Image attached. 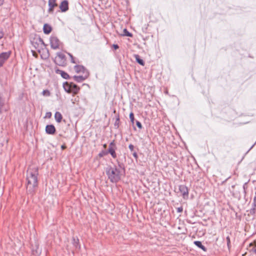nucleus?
I'll use <instances>...</instances> for the list:
<instances>
[{
    "label": "nucleus",
    "mask_w": 256,
    "mask_h": 256,
    "mask_svg": "<svg viewBox=\"0 0 256 256\" xmlns=\"http://www.w3.org/2000/svg\"><path fill=\"white\" fill-rule=\"evenodd\" d=\"M254 144H254L253 145H252V146H251V147L249 149V150H248V152L249 150H250L253 148V146H254Z\"/></svg>",
    "instance_id": "obj_37"
},
{
    "label": "nucleus",
    "mask_w": 256,
    "mask_h": 256,
    "mask_svg": "<svg viewBox=\"0 0 256 256\" xmlns=\"http://www.w3.org/2000/svg\"><path fill=\"white\" fill-rule=\"evenodd\" d=\"M38 168L34 166H30L26 174V190L30 194L34 192L38 186Z\"/></svg>",
    "instance_id": "obj_1"
},
{
    "label": "nucleus",
    "mask_w": 256,
    "mask_h": 256,
    "mask_svg": "<svg viewBox=\"0 0 256 256\" xmlns=\"http://www.w3.org/2000/svg\"><path fill=\"white\" fill-rule=\"evenodd\" d=\"M46 115H47L48 116H51V113H50V112H47V113H46Z\"/></svg>",
    "instance_id": "obj_35"
},
{
    "label": "nucleus",
    "mask_w": 256,
    "mask_h": 256,
    "mask_svg": "<svg viewBox=\"0 0 256 256\" xmlns=\"http://www.w3.org/2000/svg\"><path fill=\"white\" fill-rule=\"evenodd\" d=\"M63 87L68 92H74L76 93L78 90L76 86L72 83L69 84L67 81L63 84Z\"/></svg>",
    "instance_id": "obj_4"
},
{
    "label": "nucleus",
    "mask_w": 256,
    "mask_h": 256,
    "mask_svg": "<svg viewBox=\"0 0 256 256\" xmlns=\"http://www.w3.org/2000/svg\"><path fill=\"white\" fill-rule=\"evenodd\" d=\"M182 210H183V208L182 206L177 208V212H178L180 213V212H182Z\"/></svg>",
    "instance_id": "obj_25"
},
{
    "label": "nucleus",
    "mask_w": 256,
    "mask_h": 256,
    "mask_svg": "<svg viewBox=\"0 0 256 256\" xmlns=\"http://www.w3.org/2000/svg\"><path fill=\"white\" fill-rule=\"evenodd\" d=\"M57 6L56 4V0H48V12L49 13H52L54 12V8Z\"/></svg>",
    "instance_id": "obj_11"
},
{
    "label": "nucleus",
    "mask_w": 256,
    "mask_h": 256,
    "mask_svg": "<svg viewBox=\"0 0 256 256\" xmlns=\"http://www.w3.org/2000/svg\"><path fill=\"white\" fill-rule=\"evenodd\" d=\"M130 121L134 123V115L133 114L132 112H131L130 114Z\"/></svg>",
    "instance_id": "obj_22"
},
{
    "label": "nucleus",
    "mask_w": 256,
    "mask_h": 256,
    "mask_svg": "<svg viewBox=\"0 0 256 256\" xmlns=\"http://www.w3.org/2000/svg\"><path fill=\"white\" fill-rule=\"evenodd\" d=\"M43 30L45 34H48L52 31V27L48 24H44L43 28Z\"/></svg>",
    "instance_id": "obj_15"
},
{
    "label": "nucleus",
    "mask_w": 256,
    "mask_h": 256,
    "mask_svg": "<svg viewBox=\"0 0 256 256\" xmlns=\"http://www.w3.org/2000/svg\"><path fill=\"white\" fill-rule=\"evenodd\" d=\"M10 54V52H4L0 54V61L4 64L6 60L8 58Z\"/></svg>",
    "instance_id": "obj_13"
},
{
    "label": "nucleus",
    "mask_w": 256,
    "mask_h": 256,
    "mask_svg": "<svg viewBox=\"0 0 256 256\" xmlns=\"http://www.w3.org/2000/svg\"><path fill=\"white\" fill-rule=\"evenodd\" d=\"M60 8L62 12H66L68 10V2L66 0H63L60 5Z\"/></svg>",
    "instance_id": "obj_10"
},
{
    "label": "nucleus",
    "mask_w": 256,
    "mask_h": 256,
    "mask_svg": "<svg viewBox=\"0 0 256 256\" xmlns=\"http://www.w3.org/2000/svg\"><path fill=\"white\" fill-rule=\"evenodd\" d=\"M50 40V46L52 49L56 50L59 48L60 42L56 36H51Z\"/></svg>",
    "instance_id": "obj_5"
},
{
    "label": "nucleus",
    "mask_w": 256,
    "mask_h": 256,
    "mask_svg": "<svg viewBox=\"0 0 256 256\" xmlns=\"http://www.w3.org/2000/svg\"><path fill=\"white\" fill-rule=\"evenodd\" d=\"M3 104H4V103H3V102H2V100L1 98L0 97V113L2 112V106H3Z\"/></svg>",
    "instance_id": "obj_24"
},
{
    "label": "nucleus",
    "mask_w": 256,
    "mask_h": 256,
    "mask_svg": "<svg viewBox=\"0 0 256 256\" xmlns=\"http://www.w3.org/2000/svg\"><path fill=\"white\" fill-rule=\"evenodd\" d=\"M40 42H41V43L42 44H44V42H43V40L41 38H40Z\"/></svg>",
    "instance_id": "obj_33"
},
{
    "label": "nucleus",
    "mask_w": 256,
    "mask_h": 256,
    "mask_svg": "<svg viewBox=\"0 0 256 256\" xmlns=\"http://www.w3.org/2000/svg\"><path fill=\"white\" fill-rule=\"evenodd\" d=\"M134 57L136 58V62L138 64H140L142 66L144 65V61L142 58H140V56L136 54L134 56Z\"/></svg>",
    "instance_id": "obj_18"
},
{
    "label": "nucleus",
    "mask_w": 256,
    "mask_h": 256,
    "mask_svg": "<svg viewBox=\"0 0 256 256\" xmlns=\"http://www.w3.org/2000/svg\"><path fill=\"white\" fill-rule=\"evenodd\" d=\"M128 148L131 151H132L134 148V146L132 144H130L129 145Z\"/></svg>",
    "instance_id": "obj_26"
},
{
    "label": "nucleus",
    "mask_w": 256,
    "mask_h": 256,
    "mask_svg": "<svg viewBox=\"0 0 256 256\" xmlns=\"http://www.w3.org/2000/svg\"><path fill=\"white\" fill-rule=\"evenodd\" d=\"M32 246V252L33 255L38 256L41 254V249L39 248L38 244L36 242H35Z\"/></svg>",
    "instance_id": "obj_6"
},
{
    "label": "nucleus",
    "mask_w": 256,
    "mask_h": 256,
    "mask_svg": "<svg viewBox=\"0 0 256 256\" xmlns=\"http://www.w3.org/2000/svg\"><path fill=\"white\" fill-rule=\"evenodd\" d=\"M122 35L124 36H129V37H132V33L130 32L126 28H124V30H123V34Z\"/></svg>",
    "instance_id": "obj_19"
},
{
    "label": "nucleus",
    "mask_w": 256,
    "mask_h": 256,
    "mask_svg": "<svg viewBox=\"0 0 256 256\" xmlns=\"http://www.w3.org/2000/svg\"><path fill=\"white\" fill-rule=\"evenodd\" d=\"M113 47L115 50H116L118 48V44H114Z\"/></svg>",
    "instance_id": "obj_28"
},
{
    "label": "nucleus",
    "mask_w": 256,
    "mask_h": 256,
    "mask_svg": "<svg viewBox=\"0 0 256 256\" xmlns=\"http://www.w3.org/2000/svg\"><path fill=\"white\" fill-rule=\"evenodd\" d=\"M3 64L4 63L0 61V67L2 66Z\"/></svg>",
    "instance_id": "obj_36"
},
{
    "label": "nucleus",
    "mask_w": 256,
    "mask_h": 256,
    "mask_svg": "<svg viewBox=\"0 0 256 256\" xmlns=\"http://www.w3.org/2000/svg\"><path fill=\"white\" fill-rule=\"evenodd\" d=\"M136 124L137 126L139 128H142V125L141 123L139 121H136Z\"/></svg>",
    "instance_id": "obj_23"
},
{
    "label": "nucleus",
    "mask_w": 256,
    "mask_h": 256,
    "mask_svg": "<svg viewBox=\"0 0 256 256\" xmlns=\"http://www.w3.org/2000/svg\"><path fill=\"white\" fill-rule=\"evenodd\" d=\"M3 34L2 32H0V39L2 38L3 37Z\"/></svg>",
    "instance_id": "obj_34"
},
{
    "label": "nucleus",
    "mask_w": 256,
    "mask_h": 256,
    "mask_svg": "<svg viewBox=\"0 0 256 256\" xmlns=\"http://www.w3.org/2000/svg\"><path fill=\"white\" fill-rule=\"evenodd\" d=\"M226 241H227V244L228 246H229V244L230 243V238L228 236L226 237Z\"/></svg>",
    "instance_id": "obj_27"
},
{
    "label": "nucleus",
    "mask_w": 256,
    "mask_h": 256,
    "mask_svg": "<svg viewBox=\"0 0 256 256\" xmlns=\"http://www.w3.org/2000/svg\"><path fill=\"white\" fill-rule=\"evenodd\" d=\"M64 148H65V147H64V146H62V149Z\"/></svg>",
    "instance_id": "obj_38"
},
{
    "label": "nucleus",
    "mask_w": 256,
    "mask_h": 256,
    "mask_svg": "<svg viewBox=\"0 0 256 256\" xmlns=\"http://www.w3.org/2000/svg\"><path fill=\"white\" fill-rule=\"evenodd\" d=\"M194 244L198 248H200L204 251L206 252V248L202 244L201 242L200 241H194Z\"/></svg>",
    "instance_id": "obj_17"
},
{
    "label": "nucleus",
    "mask_w": 256,
    "mask_h": 256,
    "mask_svg": "<svg viewBox=\"0 0 256 256\" xmlns=\"http://www.w3.org/2000/svg\"><path fill=\"white\" fill-rule=\"evenodd\" d=\"M243 187H244V189H245V186H243Z\"/></svg>",
    "instance_id": "obj_40"
},
{
    "label": "nucleus",
    "mask_w": 256,
    "mask_h": 256,
    "mask_svg": "<svg viewBox=\"0 0 256 256\" xmlns=\"http://www.w3.org/2000/svg\"><path fill=\"white\" fill-rule=\"evenodd\" d=\"M55 62L58 65H62L66 61L65 55L60 52H57Z\"/></svg>",
    "instance_id": "obj_7"
},
{
    "label": "nucleus",
    "mask_w": 256,
    "mask_h": 256,
    "mask_svg": "<svg viewBox=\"0 0 256 256\" xmlns=\"http://www.w3.org/2000/svg\"><path fill=\"white\" fill-rule=\"evenodd\" d=\"M68 55L70 56V59H72V58H74V56H72V55L70 54V53H68Z\"/></svg>",
    "instance_id": "obj_31"
},
{
    "label": "nucleus",
    "mask_w": 256,
    "mask_h": 256,
    "mask_svg": "<svg viewBox=\"0 0 256 256\" xmlns=\"http://www.w3.org/2000/svg\"><path fill=\"white\" fill-rule=\"evenodd\" d=\"M106 174L112 182H116L120 179V168L114 166H109L106 168Z\"/></svg>",
    "instance_id": "obj_2"
},
{
    "label": "nucleus",
    "mask_w": 256,
    "mask_h": 256,
    "mask_svg": "<svg viewBox=\"0 0 256 256\" xmlns=\"http://www.w3.org/2000/svg\"><path fill=\"white\" fill-rule=\"evenodd\" d=\"M100 156H102L103 155H102V154H100Z\"/></svg>",
    "instance_id": "obj_39"
},
{
    "label": "nucleus",
    "mask_w": 256,
    "mask_h": 256,
    "mask_svg": "<svg viewBox=\"0 0 256 256\" xmlns=\"http://www.w3.org/2000/svg\"><path fill=\"white\" fill-rule=\"evenodd\" d=\"M56 73L57 74H59L64 79H68L69 78V75L64 71L62 70H56Z\"/></svg>",
    "instance_id": "obj_14"
},
{
    "label": "nucleus",
    "mask_w": 256,
    "mask_h": 256,
    "mask_svg": "<svg viewBox=\"0 0 256 256\" xmlns=\"http://www.w3.org/2000/svg\"><path fill=\"white\" fill-rule=\"evenodd\" d=\"M133 156L136 158H138V154H136V152H134L133 153Z\"/></svg>",
    "instance_id": "obj_29"
},
{
    "label": "nucleus",
    "mask_w": 256,
    "mask_h": 256,
    "mask_svg": "<svg viewBox=\"0 0 256 256\" xmlns=\"http://www.w3.org/2000/svg\"><path fill=\"white\" fill-rule=\"evenodd\" d=\"M42 94L44 96H49L50 95V92L48 90H44L42 92Z\"/></svg>",
    "instance_id": "obj_21"
},
{
    "label": "nucleus",
    "mask_w": 256,
    "mask_h": 256,
    "mask_svg": "<svg viewBox=\"0 0 256 256\" xmlns=\"http://www.w3.org/2000/svg\"><path fill=\"white\" fill-rule=\"evenodd\" d=\"M54 118L57 122H60L62 118V115L60 112H56L54 114Z\"/></svg>",
    "instance_id": "obj_16"
},
{
    "label": "nucleus",
    "mask_w": 256,
    "mask_h": 256,
    "mask_svg": "<svg viewBox=\"0 0 256 256\" xmlns=\"http://www.w3.org/2000/svg\"><path fill=\"white\" fill-rule=\"evenodd\" d=\"M179 190L184 198L188 196V191L186 186L184 185H180L179 186Z\"/></svg>",
    "instance_id": "obj_9"
},
{
    "label": "nucleus",
    "mask_w": 256,
    "mask_h": 256,
    "mask_svg": "<svg viewBox=\"0 0 256 256\" xmlns=\"http://www.w3.org/2000/svg\"><path fill=\"white\" fill-rule=\"evenodd\" d=\"M74 70L78 74V75L74 76L76 80H85L88 78L89 72L84 66L76 65L74 66Z\"/></svg>",
    "instance_id": "obj_3"
},
{
    "label": "nucleus",
    "mask_w": 256,
    "mask_h": 256,
    "mask_svg": "<svg viewBox=\"0 0 256 256\" xmlns=\"http://www.w3.org/2000/svg\"><path fill=\"white\" fill-rule=\"evenodd\" d=\"M68 55L70 56V59H72V58H74V56H72V55L70 54V53H68Z\"/></svg>",
    "instance_id": "obj_32"
},
{
    "label": "nucleus",
    "mask_w": 256,
    "mask_h": 256,
    "mask_svg": "<svg viewBox=\"0 0 256 256\" xmlns=\"http://www.w3.org/2000/svg\"><path fill=\"white\" fill-rule=\"evenodd\" d=\"M71 60V62L72 63H74V64H76V62H75L74 60V58H72V59H70Z\"/></svg>",
    "instance_id": "obj_30"
},
{
    "label": "nucleus",
    "mask_w": 256,
    "mask_h": 256,
    "mask_svg": "<svg viewBox=\"0 0 256 256\" xmlns=\"http://www.w3.org/2000/svg\"><path fill=\"white\" fill-rule=\"evenodd\" d=\"M46 132L48 134H53L56 132V128L54 125H47L46 127Z\"/></svg>",
    "instance_id": "obj_12"
},
{
    "label": "nucleus",
    "mask_w": 256,
    "mask_h": 256,
    "mask_svg": "<svg viewBox=\"0 0 256 256\" xmlns=\"http://www.w3.org/2000/svg\"><path fill=\"white\" fill-rule=\"evenodd\" d=\"M116 149V146L114 142H111L109 145L108 152L111 154L112 157L114 158H116V154L115 152Z\"/></svg>",
    "instance_id": "obj_8"
},
{
    "label": "nucleus",
    "mask_w": 256,
    "mask_h": 256,
    "mask_svg": "<svg viewBox=\"0 0 256 256\" xmlns=\"http://www.w3.org/2000/svg\"><path fill=\"white\" fill-rule=\"evenodd\" d=\"M72 241H73V244L76 248H77L78 246V238L76 239L75 238H73Z\"/></svg>",
    "instance_id": "obj_20"
}]
</instances>
